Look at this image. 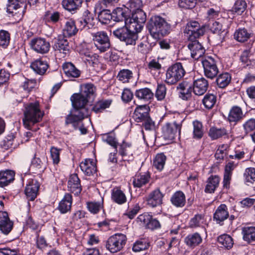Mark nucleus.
Instances as JSON below:
<instances>
[{
	"label": "nucleus",
	"instance_id": "2eb2a0df",
	"mask_svg": "<svg viewBox=\"0 0 255 255\" xmlns=\"http://www.w3.org/2000/svg\"><path fill=\"white\" fill-rule=\"evenodd\" d=\"M15 172L12 170L0 171V187L4 188L14 180Z\"/></svg>",
	"mask_w": 255,
	"mask_h": 255
},
{
	"label": "nucleus",
	"instance_id": "e433bc0d",
	"mask_svg": "<svg viewBox=\"0 0 255 255\" xmlns=\"http://www.w3.org/2000/svg\"><path fill=\"white\" fill-rule=\"evenodd\" d=\"M150 176L148 174H136L133 177L132 183L135 187L140 188L149 181Z\"/></svg>",
	"mask_w": 255,
	"mask_h": 255
},
{
	"label": "nucleus",
	"instance_id": "f257e3e1",
	"mask_svg": "<svg viewBox=\"0 0 255 255\" xmlns=\"http://www.w3.org/2000/svg\"><path fill=\"white\" fill-rule=\"evenodd\" d=\"M23 115V126L30 129L34 125L41 121L44 112L40 110L39 103L36 101L25 105Z\"/></svg>",
	"mask_w": 255,
	"mask_h": 255
},
{
	"label": "nucleus",
	"instance_id": "cd10ccee",
	"mask_svg": "<svg viewBox=\"0 0 255 255\" xmlns=\"http://www.w3.org/2000/svg\"><path fill=\"white\" fill-rule=\"evenodd\" d=\"M119 152L123 157H127L124 160L129 161L133 159V150L130 144L123 142L120 145Z\"/></svg>",
	"mask_w": 255,
	"mask_h": 255
},
{
	"label": "nucleus",
	"instance_id": "3c124183",
	"mask_svg": "<svg viewBox=\"0 0 255 255\" xmlns=\"http://www.w3.org/2000/svg\"><path fill=\"white\" fill-rule=\"evenodd\" d=\"M113 19L112 14L108 9H104L98 14V19L102 24H108L111 20Z\"/></svg>",
	"mask_w": 255,
	"mask_h": 255
},
{
	"label": "nucleus",
	"instance_id": "864d4df0",
	"mask_svg": "<svg viewBox=\"0 0 255 255\" xmlns=\"http://www.w3.org/2000/svg\"><path fill=\"white\" fill-rule=\"evenodd\" d=\"M131 17H132V19L134 20L137 21L138 23L143 25L144 24L146 19V14L142 9L132 12V16Z\"/></svg>",
	"mask_w": 255,
	"mask_h": 255
},
{
	"label": "nucleus",
	"instance_id": "774afa93",
	"mask_svg": "<svg viewBox=\"0 0 255 255\" xmlns=\"http://www.w3.org/2000/svg\"><path fill=\"white\" fill-rule=\"evenodd\" d=\"M31 167L35 168L36 171H43L44 169L43 164L39 158L34 157L31 161Z\"/></svg>",
	"mask_w": 255,
	"mask_h": 255
},
{
	"label": "nucleus",
	"instance_id": "6e6552de",
	"mask_svg": "<svg viewBox=\"0 0 255 255\" xmlns=\"http://www.w3.org/2000/svg\"><path fill=\"white\" fill-rule=\"evenodd\" d=\"M182 128L181 123L174 122L166 123L162 128L163 136L165 139L172 140L177 135H180Z\"/></svg>",
	"mask_w": 255,
	"mask_h": 255
},
{
	"label": "nucleus",
	"instance_id": "8fccbe9b",
	"mask_svg": "<svg viewBox=\"0 0 255 255\" xmlns=\"http://www.w3.org/2000/svg\"><path fill=\"white\" fill-rule=\"evenodd\" d=\"M234 37L237 41L244 42L250 37V33L245 28L239 29L235 32Z\"/></svg>",
	"mask_w": 255,
	"mask_h": 255
},
{
	"label": "nucleus",
	"instance_id": "a18cd8bd",
	"mask_svg": "<svg viewBox=\"0 0 255 255\" xmlns=\"http://www.w3.org/2000/svg\"><path fill=\"white\" fill-rule=\"evenodd\" d=\"M166 159V157L163 153L157 154L153 160L154 167L159 171L162 170L164 166Z\"/></svg>",
	"mask_w": 255,
	"mask_h": 255
},
{
	"label": "nucleus",
	"instance_id": "6ab92c4d",
	"mask_svg": "<svg viewBox=\"0 0 255 255\" xmlns=\"http://www.w3.org/2000/svg\"><path fill=\"white\" fill-rule=\"evenodd\" d=\"M80 167L82 171L87 176H91L96 173L97 167L94 161L90 159H86L82 161Z\"/></svg>",
	"mask_w": 255,
	"mask_h": 255
},
{
	"label": "nucleus",
	"instance_id": "4c0bfd02",
	"mask_svg": "<svg viewBox=\"0 0 255 255\" xmlns=\"http://www.w3.org/2000/svg\"><path fill=\"white\" fill-rule=\"evenodd\" d=\"M112 199L118 204H123L127 202L125 193L119 188H114L112 193Z\"/></svg>",
	"mask_w": 255,
	"mask_h": 255
},
{
	"label": "nucleus",
	"instance_id": "39448f33",
	"mask_svg": "<svg viewBox=\"0 0 255 255\" xmlns=\"http://www.w3.org/2000/svg\"><path fill=\"white\" fill-rule=\"evenodd\" d=\"M114 35L121 41L125 42L127 45H135L137 39V34L129 31L126 27H122L113 31Z\"/></svg>",
	"mask_w": 255,
	"mask_h": 255
},
{
	"label": "nucleus",
	"instance_id": "0eeeda50",
	"mask_svg": "<svg viewBox=\"0 0 255 255\" xmlns=\"http://www.w3.org/2000/svg\"><path fill=\"white\" fill-rule=\"evenodd\" d=\"M92 35L94 45L100 52H105L110 48V39L106 32L98 31Z\"/></svg>",
	"mask_w": 255,
	"mask_h": 255
},
{
	"label": "nucleus",
	"instance_id": "b1692460",
	"mask_svg": "<svg viewBox=\"0 0 255 255\" xmlns=\"http://www.w3.org/2000/svg\"><path fill=\"white\" fill-rule=\"evenodd\" d=\"M138 219L146 224L147 227L151 230L156 229L160 227L159 221L156 219H153L148 215H140Z\"/></svg>",
	"mask_w": 255,
	"mask_h": 255
},
{
	"label": "nucleus",
	"instance_id": "9b49d317",
	"mask_svg": "<svg viewBox=\"0 0 255 255\" xmlns=\"http://www.w3.org/2000/svg\"><path fill=\"white\" fill-rule=\"evenodd\" d=\"M31 48L35 52L44 54L47 53L50 48V44L49 41L45 38L37 37L32 39L30 42Z\"/></svg>",
	"mask_w": 255,
	"mask_h": 255
},
{
	"label": "nucleus",
	"instance_id": "c85d7f7f",
	"mask_svg": "<svg viewBox=\"0 0 255 255\" xmlns=\"http://www.w3.org/2000/svg\"><path fill=\"white\" fill-rule=\"evenodd\" d=\"M128 11L127 8L117 7L113 11L112 18L116 21L125 22L128 16Z\"/></svg>",
	"mask_w": 255,
	"mask_h": 255
},
{
	"label": "nucleus",
	"instance_id": "6e6d98bb",
	"mask_svg": "<svg viewBox=\"0 0 255 255\" xmlns=\"http://www.w3.org/2000/svg\"><path fill=\"white\" fill-rule=\"evenodd\" d=\"M149 245L144 240L137 241L132 247V250L134 252H139L148 249Z\"/></svg>",
	"mask_w": 255,
	"mask_h": 255
},
{
	"label": "nucleus",
	"instance_id": "49530a36",
	"mask_svg": "<svg viewBox=\"0 0 255 255\" xmlns=\"http://www.w3.org/2000/svg\"><path fill=\"white\" fill-rule=\"evenodd\" d=\"M177 89L179 93L181 94L182 96L191 95L192 92H193V87L192 85L186 81H184L179 84L178 86L177 87Z\"/></svg>",
	"mask_w": 255,
	"mask_h": 255
},
{
	"label": "nucleus",
	"instance_id": "4468645a",
	"mask_svg": "<svg viewBox=\"0 0 255 255\" xmlns=\"http://www.w3.org/2000/svg\"><path fill=\"white\" fill-rule=\"evenodd\" d=\"M190 41L188 47L191 51V56L195 59H198L204 54L205 49L196 39Z\"/></svg>",
	"mask_w": 255,
	"mask_h": 255
},
{
	"label": "nucleus",
	"instance_id": "7c9ffc66",
	"mask_svg": "<svg viewBox=\"0 0 255 255\" xmlns=\"http://www.w3.org/2000/svg\"><path fill=\"white\" fill-rule=\"evenodd\" d=\"M220 182V178L218 176H211L208 179L207 185L205 188V192L208 193H214L218 187Z\"/></svg>",
	"mask_w": 255,
	"mask_h": 255
},
{
	"label": "nucleus",
	"instance_id": "13d9d810",
	"mask_svg": "<svg viewBox=\"0 0 255 255\" xmlns=\"http://www.w3.org/2000/svg\"><path fill=\"white\" fill-rule=\"evenodd\" d=\"M142 5V3L141 0H131L129 2L128 7H127V9L132 13L141 9V7Z\"/></svg>",
	"mask_w": 255,
	"mask_h": 255
},
{
	"label": "nucleus",
	"instance_id": "79ce46f5",
	"mask_svg": "<svg viewBox=\"0 0 255 255\" xmlns=\"http://www.w3.org/2000/svg\"><path fill=\"white\" fill-rule=\"evenodd\" d=\"M193 138L196 139L202 138L204 134L202 124L198 121H195L193 122Z\"/></svg>",
	"mask_w": 255,
	"mask_h": 255
},
{
	"label": "nucleus",
	"instance_id": "052dcab7",
	"mask_svg": "<svg viewBox=\"0 0 255 255\" xmlns=\"http://www.w3.org/2000/svg\"><path fill=\"white\" fill-rule=\"evenodd\" d=\"M10 36L9 33L4 30L0 31V46L6 47L9 44Z\"/></svg>",
	"mask_w": 255,
	"mask_h": 255
},
{
	"label": "nucleus",
	"instance_id": "f3484780",
	"mask_svg": "<svg viewBox=\"0 0 255 255\" xmlns=\"http://www.w3.org/2000/svg\"><path fill=\"white\" fill-rule=\"evenodd\" d=\"M208 84L204 78L195 81L193 87V92L196 96H202L207 91Z\"/></svg>",
	"mask_w": 255,
	"mask_h": 255
},
{
	"label": "nucleus",
	"instance_id": "58836bf2",
	"mask_svg": "<svg viewBox=\"0 0 255 255\" xmlns=\"http://www.w3.org/2000/svg\"><path fill=\"white\" fill-rule=\"evenodd\" d=\"M63 7L69 11H74L81 6V0H63L62 2Z\"/></svg>",
	"mask_w": 255,
	"mask_h": 255
},
{
	"label": "nucleus",
	"instance_id": "9d476101",
	"mask_svg": "<svg viewBox=\"0 0 255 255\" xmlns=\"http://www.w3.org/2000/svg\"><path fill=\"white\" fill-rule=\"evenodd\" d=\"M204 68L205 75L208 78L213 79L218 74L219 69L215 60L211 57H207L202 61Z\"/></svg>",
	"mask_w": 255,
	"mask_h": 255
},
{
	"label": "nucleus",
	"instance_id": "338daca9",
	"mask_svg": "<svg viewBox=\"0 0 255 255\" xmlns=\"http://www.w3.org/2000/svg\"><path fill=\"white\" fill-rule=\"evenodd\" d=\"M227 147L228 145L227 144H223L221 146H220L215 153V158L218 160L223 159L225 156L226 154L225 150H226Z\"/></svg>",
	"mask_w": 255,
	"mask_h": 255
},
{
	"label": "nucleus",
	"instance_id": "ea45409f",
	"mask_svg": "<svg viewBox=\"0 0 255 255\" xmlns=\"http://www.w3.org/2000/svg\"><path fill=\"white\" fill-rule=\"evenodd\" d=\"M202 241L200 235L197 233L189 235L185 239L186 244L190 247H195L200 244Z\"/></svg>",
	"mask_w": 255,
	"mask_h": 255
},
{
	"label": "nucleus",
	"instance_id": "20e7f679",
	"mask_svg": "<svg viewBox=\"0 0 255 255\" xmlns=\"http://www.w3.org/2000/svg\"><path fill=\"white\" fill-rule=\"evenodd\" d=\"M127 241L126 236L117 233L111 236L107 241L106 248L111 253H115L122 250Z\"/></svg>",
	"mask_w": 255,
	"mask_h": 255
},
{
	"label": "nucleus",
	"instance_id": "412c9836",
	"mask_svg": "<svg viewBox=\"0 0 255 255\" xmlns=\"http://www.w3.org/2000/svg\"><path fill=\"white\" fill-rule=\"evenodd\" d=\"M244 115L242 109L238 106H233L229 113L228 120L230 123H236L241 121Z\"/></svg>",
	"mask_w": 255,
	"mask_h": 255
},
{
	"label": "nucleus",
	"instance_id": "393cba45",
	"mask_svg": "<svg viewBox=\"0 0 255 255\" xmlns=\"http://www.w3.org/2000/svg\"><path fill=\"white\" fill-rule=\"evenodd\" d=\"M72 203V195L70 194L66 193L59 204L58 209L60 212L62 214H64L70 211Z\"/></svg>",
	"mask_w": 255,
	"mask_h": 255
},
{
	"label": "nucleus",
	"instance_id": "f8f14e48",
	"mask_svg": "<svg viewBox=\"0 0 255 255\" xmlns=\"http://www.w3.org/2000/svg\"><path fill=\"white\" fill-rule=\"evenodd\" d=\"M163 194L159 188L151 191L146 197L147 204L151 207H155L162 204Z\"/></svg>",
	"mask_w": 255,
	"mask_h": 255
},
{
	"label": "nucleus",
	"instance_id": "7ed1b4c3",
	"mask_svg": "<svg viewBox=\"0 0 255 255\" xmlns=\"http://www.w3.org/2000/svg\"><path fill=\"white\" fill-rule=\"evenodd\" d=\"M185 74V71L181 63H176L168 68L165 82L168 84H174L180 80Z\"/></svg>",
	"mask_w": 255,
	"mask_h": 255
},
{
	"label": "nucleus",
	"instance_id": "603ef678",
	"mask_svg": "<svg viewBox=\"0 0 255 255\" xmlns=\"http://www.w3.org/2000/svg\"><path fill=\"white\" fill-rule=\"evenodd\" d=\"M89 211L93 214L98 213L103 207V200L102 202H89L87 203Z\"/></svg>",
	"mask_w": 255,
	"mask_h": 255
},
{
	"label": "nucleus",
	"instance_id": "e2e57ef3",
	"mask_svg": "<svg viewBox=\"0 0 255 255\" xmlns=\"http://www.w3.org/2000/svg\"><path fill=\"white\" fill-rule=\"evenodd\" d=\"M216 97H204L202 103L206 108L212 109L216 103Z\"/></svg>",
	"mask_w": 255,
	"mask_h": 255
},
{
	"label": "nucleus",
	"instance_id": "5701e85b",
	"mask_svg": "<svg viewBox=\"0 0 255 255\" xmlns=\"http://www.w3.org/2000/svg\"><path fill=\"white\" fill-rule=\"evenodd\" d=\"M65 36L59 35L58 36L57 42L54 44V48L60 52L66 55L69 51V43Z\"/></svg>",
	"mask_w": 255,
	"mask_h": 255
},
{
	"label": "nucleus",
	"instance_id": "c03bdc74",
	"mask_svg": "<svg viewBox=\"0 0 255 255\" xmlns=\"http://www.w3.org/2000/svg\"><path fill=\"white\" fill-rule=\"evenodd\" d=\"M250 50H245L241 56V60L246 66L255 65V60L253 59Z\"/></svg>",
	"mask_w": 255,
	"mask_h": 255
},
{
	"label": "nucleus",
	"instance_id": "dca6fc26",
	"mask_svg": "<svg viewBox=\"0 0 255 255\" xmlns=\"http://www.w3.org/2000/svg\"><path fill=\"white\" fill-rule=\"evenodd\" d=\"M68 188L69 190L75 195H78L81 193L82 188L80 180L77 174H72L70 176L68 182Z\"/></svg>",
	"mask_w": 255,
	"mask_h": 255
},
{
	"label": "nucleus",
	"instance_id": "bf43d9fd",
	"mask_svg": "<svg viewBox=\"0 0 255 255\" xmlns=\"http://www.w3.org/2000/svg\"><path fill=\"white\" fill-rule=\"evenodd\" d=\"M247 4L244 0H237L233 7L234 10L238 14H241L246 8Z\"/></svg>",
	"mask_w": 255,
	"mask_h": 255
},
{
	"label": "nucleus",
	"instance_id": "ddd939ff",
	"mask_svg": "<svg viewBox=\"0 0 255 255\" xmlns=\"http://www.w3.org/2000/svg\"><path fill=\"white\" fill-rule=\"evenodd\" d=\"M13 222L10 221L7 212L0 211V231L4 235H8L12 230Z\"/></svg>",
	"mask_w": 255,
	"mask_h": 255
},
{
	"label": "nucleus",
	"instance_id": "2f4dec72",
	"mask_svg": "<svg viewBox=\"0 0 255 255\" xmlns=\"http://www.w3.org/2000/svg\"><path fill=\"white\" fill-rule=\"evenodd\" d=\"M170 201L175 206L183 207L186 203L185 194L182 191H177L172 196Z\"/></svg>",
	"mask_w": 255,
	"mask_h": 255
},
{
	"label": "nucleus",
	"instance_id": "37998d69",
	"mask_svg": "<svg viewBox=\"0 0 255 255\" xmlns=\"http://www.w3.org/2000/svg\"><path fill=\"white\" fill-rule=\"evenodd\" d=\"M133 78V73L129 69H122L118 74L117 79L123 83H128Z\"/></svg>",
	"mask_w": 255,
	"mask_h": 255
},
{
	"label": "nucleus",
	"instance_id": "f704fd0d",
	"mask_svg": "<svg viewBox=\"0 0 255 255\" xmlns=\"http://www.w3.org/2000/svg\"><path fill=\"white\" fill-rule=\"evenodd\" d=\"M227 134V130L224 128L211 127L208 132V135L212 140L217 139Z\"/></svg>",
	"mask_w": 255,
	"mask_h": 255
},
{
	"label": "nucleus",
	"instance_id": "4be33fe9",
	"mask_svg": "<svg viewBox=\"0 0 255 255\" xmlns=\"http://www.w3.org/2000/svg\"><path fill=\"white\" fill-rule=\"evenodd\" d=\"M227 210V207L225 204H221L218 207L214 214V220L219 224L223 222L229 216Z\"/></svg>",
	"mask_w": 255,
	"mask_h": 255
},
{
	"label": "nucleus",
	"instance_id": "a19ab883",
	"mask_svg": "<svg viewBox=\"0 0 255 255\" xmlns=\"http://www.w3.org/2000/svg\"><path fill=\"white\" fill-rule=\"evenodd\" d=\"M218 241L221 245V247H224L227 249H230L233 245V240L231 236L227 234H224L219 236Z\"/></svg>",
	"mask_w": 255,
	"mask_h": 255
},
{
	"label": "nucleus",
	"instance_id": "4d7b16f0",
	"mask_svg": "<svg viewBox=\"0 0 255 255\" xmlns=\"http://www.w3.org/2000/svg\"><path fill=\"white\" fill-rule=\"evenodd\" d=\"M210 30L214 33L221 35L224 32L222 25L218 21H213L209 25Z\"/></svg>",
	"mask_w": 255,
	"mask_h": 255
},
{
	"label": "nucleus",
	"instance_id": "5fc2aeb1",
	"mask_svg": "<svg viewBox=\"0 0 255 255\" xmlns=\"http://www.w3.org/2000/svg\"><path fill=\"white\" fill-rule=\"evenodd\" d=\"M25 0H8L7 11L9 13H12L13 10H16L23 4Z\"/></svg>",
	"mask_w": 255,
	"mask_h": 255
},
{
	"label": "nucleus",
	"instance_id": "aec40b11",
	"mask_svg": "<svg viewBox=\"0 0 255 255\" xmlns=\"http://www.w3.org/2000/svg\"><path fill=\"white\" fill-rule=\"evenodd\" d=\"M65 75L69 78H78L80 76L81 71L71 62H65L62 66Z\"/></svg>",
	"mask_w": 255,
	"mask_h": 255
},
{
	"label": "nucleus",
	"instance_id": "c756f323",
	"mask_svg": "<svg viewBox=\"0 0 255 255\" xmlns=\"http://www.w3.org/2000/svg\"><path fill=\"white\" fill-rule=\"evenodd\" d=\"M125 26L124 27L128 29L129 31H132L134 33L137 34L143 28V25L138 23L137 21L134 20L132 17H128L125 21Z\"/></svg>",
	"mask_w": 255,
	"mask_h": 255
},
{
	"label": "nucleus",
	"instance_id": "69168bd1",
	"mask_svg": "<svg viewBox=\"0 0 255 255\" xmlns=\"http://www.w3.org/2000/svg\"><path fill=\"white\" fill-rule=\"evenodd\" d=\"M14 136L12 134L8 135L5 139H4L2 141V143L1 144L2 147L4 149H7L9 148L13 147V141L14 140Z\"/></svg>",
	"mask_w": 255,
	"mask_h": 255
},
{
	"label": "nucleus",
	"instance_id": "423d86ee",
	"mask_svg": "<svg viewBox=\"0 0 255 255\" xmlns=\"http://www.w3.org/2000/svg\"><path fill=\"white\" fill-rule=\"evenodd\" d=\"M87 116L88 111L87 109L71 111L66 117L65 124L66 125L72 124L73 128L77 129L82 120Z\"/></svg>",
	"mask_w": 255,
	"mask_h": 255
},
{
	"label": "nucleus",
	"instance_id": "473e14b6",
	"mask_svg": "<svg viewBox=\"0 0 255 255\" xmlns=\"http://www.w3.org/2000/svg\"><path fill=\"white\" fill-rule=\"evenodd\" d=\"M78 31L75 22L73 20L70 19L66 23L63 30V34L65 37H70L75 35Z\"/></svg>",
	"mask_w": 255,
	"mask_h": 255
},
{
	"label": "nucleus",
	"instance_id": "f03ea898",
	"mask_svg": "<svg viewBox=\"0 0 255 255\" xmlns=\"http://www.w3.org/2000/svg\"><path fill=\"white\" fill-rule=\"evenodd\" d=\"M148 29L153 38L159 39L170 32V25L159 16H152L147 24Z\"/></svg>",
	"mask_w": 255,
	"mask_h": 255
},
{
	"label": "nucleus",
	"instance_id": "a878e982",
	"mask_svg": "<svg viewBox=\"0 0 255 255\" xmlns=\"http://www.w3.org/2000/svg\"><path fill=\"white\" fill-rule=\"evenodd\" d=\"M30 67L36 73L43 75L47 70L49 65L46 61L37 59L31 64Z\"/></svg>",
	"mask_w": 255,
	"mask_h": 255
},
{
	"label": "nucleus",
	"instance_id": "09e8293b",
	"mask_svg": "<svg viewBox=\"0 0 255 255\" xmlns=\"http://www.w3.org/2000/svg\"><path fill=\"white\" fill-rule=\"evenodd\" d=\"M111 103L112 100H110L100 101L93 107L92 110L97 114L101 113L106 108H109Z\"/></svg>",
	"mask_w": 255,
	"mask_h": 255
},
{
	"label": "nucleus",
	"instance_id": "1a4fd4ad",
	"mask_svg": "<svg viewBox=\"0 0 255 255\" xmlns=\"http://www.w3.org/2000/svg\"><path fill=\"white\" fill-rule=\"evenodd\" d=\"M205 31L204 26H200L197 21H193L187 23L184 32L188 35L189 40H192L203 35Z\"/></svg>",
	"mask_w": 255,
	"mask_h": 255
},
{
	"label": "nucleus",
	"instance_id": "bb28decb",
	"mask_svg": "<svg viewBox=\"0 0 255 255\" xmlns=\"http://www.w3.org/2000/svg\"><path fill=\"white\" fill-rule=\"evenodd\" d=\"M96 87L92 83L81 84L80 87L79 93L73 94L72 96H90L95 94Z\"/></svg>",
	"mask_w": 255,
	"mask_h": 255
},
{
	"label": "nucleus",
	"instance_id": "c9c22d12",
	"mask_svg": "<svg viewBox=\"0 0 255 255\" xmlns=\"http://www.w3.org/2000/svg\"><path fill=\"white\" fill-rule=\"evenodd\" d=\"M242 233L245 241L251 243L255 241V227H244Z\"/></svg>",
	"mask_w": 255,
	"mask_h": 255
},
{
	"label": "nucleus",
	"instance_id": "680f3d73",
	"mask_svg": "<svg viewBox=\"0 0 255 255\" xmlns=\"http://www.w3.org/2000/svg\"><path fill=\"white\" fill-rule=\"evenodd\" d=\"M244 176L246 182L253 183L255 181V168H247L244 173Z\"/></svg>",
	"mask_w": 255,
	"mask_h": 255
},
{
	"label": "nucleus",
	"instance_id": "de8ad7c7",
	"mask_svg": "<svg viewBox=\"0 0 255 255\" xmlns=\"http://www.w3.org/2000/svg\"><path fill=\"white\" fill-rule=\"evenodd\" d=\"M231 77L228 73L220 74L216 80L217 85L220 88L226 87L230 82Z\"/></svg>",
	"mask_w": 255,
	"mask_h": 255
},
{
	"label": "nucleus",
	"instance_id": "72a5a7b5",
	"mask_svg": "<svg viewBox=\"0 0 255 255\" xmlns=\"http://www.w3.org/2000/svg\"><path fill=\"white\" fill-rule=\"evenodd\" d=\"M88 97H71V101L74 110H82L86 109L85 106L87 104Z\"/></svg>",
	"mask_w": 255,
	"mask_h": 255
},
{
	"label": "nucleus",
	"instance_id": "a211bd4d",
	"mask_svg": "<svg viewBox=\"0 0 255 255\" xmlns=\"http://www.w3.org/2000/svg\"><path fill=\"white\" fill-rule=\"evenodd\" d=\"M39 184L36 180H32L29 182L25 189V194L29 200H34L37 196Z\"/></svg>",
	"mask_w": 255,
	"mask_h": 255
},
{
	"label": "nucleus",
	"instance_id": "0e129e2a",
	"mask_svg": "<svg viewBox=\"0 0 255 255\" xmlns=\"http://www.w3.org/2000/svg\"><path fill=\"white\" fill-rule=\"evenodd\" d=\"M61 149L57 147L52 146L50 148L51 157L53 162L55 164H57L60 161V151Z\"/></svg>",
	"mask_w": 255,
	"mask_h": 255
}]
</instances>
